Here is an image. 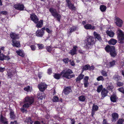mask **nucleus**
Returning <instances> with one entry per match:
<instances>
[{
  "label": "nucleus",
  "instance_id": "f257e3e1",
  "mask_svg": "<svg viewBox=\"0 0 124 124\" xmlns=\"http://www.w3.org/2000/svg\"><path fill=\"white\" fill-rule=\"evenodd\" d=\"M105 49L106 52L110 53V54L112 56L114 57L116 55V53L114 46L108 45L106 47Z\"/></svg>",
  "mask_w": 124,
  "mask_h": 124
},
{
  "label": "nucleus",
  "instance_id": "f03ea898",
  "mask_svg": "<svg viewBox=\"0 0 124 124\" xmlns=\"http://www.w3.org/2000/svg\"><path fill=\"white\" fill-rule=\"evenodd\" d=\"M49 11L51 12L52 15L54 18H56L57 20L60 22L61 16L58 13L56 10L53 8H51L49 9Z\"/></svg>",
  "mask_w": 124,
  "mask_h": 124
},
{
  "label": "nucleus",
  "instance_id": "7ed1b4c3",
  "mask_svg": "<svg viewBox=\"0 0 124 124\" xmlns=\"http://www.w3.org/2000/svg\"><path fill=\"white\" fill-rule=\"evenodd\" d=\"M73 72L72 70L69 69L66 71L63 70L61 72V74L62 75L63 77L67 78L69 79L74 76L73 75H71L70 74L72 73Z\"/></svg>",
  "mask_w": 124,
  "mask_h": 124
},
{
  "label": "nucleus",
  "instance_id": "20e7f679",
  "mask_svg": "<svg viewBox=\"0 0 124 124\" xmlns=\"http://www.w3.org/2000/svg\"><path fill=\"white\" fill-rule=\"evenodd\" d=\"M118 41L120 43H123L124 41V34L122 31L120 29H118L117 31Z\"/></svg>",
  "mask_w": 124,
  "mask_h": 124
},
{
  "label": "nucleus",
  "instance_id": "39448f33",
  "mask_svg": "<svg viewBox=\"0 0 124 124\" xmlns=\"http://www.w3.org/2000/svg\"><path fill=\"white\" fill-rule=\"evenodd\" d=\"M94 38L91 36L89 37L87 39L86 44L85 46L86 48H91L93 45Z\"/></svg>",
  "mask_w": 124,
  "mask_h": 124
},
{
  "label": "nucleus",
  "instance_id": "423d86ee",
  "mask_svg": "<svg viewBox=\"0 0 124 124\" xmlns=\"http://www.w3.org/2000/svg\"><path fill=\"white\" fill-rule=\"evenodd\" d=\"M47 87V85L45 83H41L39 84L38 85V87L39 90L43 92Z\"/></svg>",
  "mask_w": 124,
  "mask_h": 124
},
{
  "label": "nucleus",
  "instance_id": "0eeeda50",
  "mask_svg": "<svg viewBox=\"0 0 124 124\" xmlns=\"http://www.w3.org/2000/svg\"><path fill=\"white\" fill-rule=\"evenodd\" d=\"M14 7V8L18 10H23L24 8V6L23 5L18 4L15 5Z\"/></svg>",
  "mask_w": 124,
  "mask_h": 124
},
{
  "label": "nucleus",
  "instance_id": "6e6552de",
  "mask_svg": "<svg viewBox=\"0 0 124 124\" xmlns=\"http://www.w3.org/2000/svg\"><path fill=\"white\" fill-rule=\"evenodd\" d=\"M30 18L31 20L35 23H37L39 21V19L37 16L34 14L31 15Z\"/></svg>",
  "mask_w": 124,
  "mask_h": 124
},
{
  "label": "nucleus",
  "instance_id": "1a4fd4ad",
  "mask_svg": "<svg viewBox=\"0 0 124 124\" xmlns=\"http://www.w3.org/2000/svg\"><path fill=\"white\" fill-rule=\"evenodd\" d=\"M25 101L31 104L34 102V99L32 97L27 96L25 98Z\"/></svg>",
  "mask_w": 124,
  "mask_h": 124
},
{
  "label": "nucleus",
  "instance_id": "9d476101",
  "mask_svg": "<svg viewBox=\"0 0 124 124\" xmlns=\"http://www.w3.org/2000/svg\"><path fill=\"white\" fill-rule=\"evenodd\" d=\"M98 107L97 105H95L94 104H93L92 109V117L94 115L95 112L98 110Z\"/></svg>",
  "mask_w": 124,
  "mask_h": 124
},
{
  "label": "nucleus",
  "instance_id": "9b49d317",
  "mask_svg": "<svg viewBox=\"0 0 124 124\" xmlns=\"http://www.w3.org/2000/svg\"><path fill=\"white\" fill-rule=\"evenodd\" d=\"M12 45L13 46L18 48L20 47V44L19 41L15 40H12Z\"/></svg>",
  "mask_w": 124,
  "mask_h": 124
},
{
  "label": "nucleus",
  "instance_id": "f8f14e48",
  "mask_svg": "<svg viewBox=\"0 0 124 124\" xmlns=\"http://www.w3.org/2000/svg\"><path fill=\"white\" fill-rule=\"evenodd\" d=\"M116 24L117 26L121 27L123 23L122 20L119 18H117L116 19Z\"/></svg>",
  "mask_w": 124,
  "mask_h": 124
},
{
  "label": "nucleus",
  "instance_id": "ddd939ff",
  "mask_svg": "<svg viewBox=\"0 0 124 124\" xmlns=\"http://www.w3.org/2000/svg\"><path fill=\"white\" fill-rule=\"evenodd\" d=\"M84 28L86 29L95 30L96 26H92L90 24H87L84 26Z\"/></svg>",
  "mask_w": 124,
  "mask_h": 124
},
{
  "label": "nucleus",
  "instance_id": "4468645a",
  "mask_svg": "<svg viewBox=\"0 0 124 124\" xmlns=\"http://www.w3.org/2000/svg\"><path fill=\"white\" fill-rule=\"evenodd\" d=\"M70 0H67V1H66L68 6L69 8L70 9H75V7H74L73 5L71 3Z\"/></svg>",
  "mask_w": 124,
  "mask_h": 124
},
{
  "label": "nucleus",
  "instance_id": "2eb2a0df",
  "mask_svg": "<svg viewBox=\"0 0 124 124\" xmlns=\"http://www.w3.org/2000/svg\"><path fill=\"white\" fill-rule=\"evenodd\" d=\"M108 91L106 89L103 88L101 92V94L102 96V99H103V98L106 96L107 95V93H108Z\"/></svg>",
  "mask_w": 124,
  "mask_h": 124
},
{
  "label": "nucleus",
  "instance_id": "dca6fc26",
  "mask_svg": "<svg viewBox=\"0 0 124 124\" xmlns=\"http://www.w3.org/2000/svg\"><path fill=\"white\" fill-rule=\"evenodd\" d=\"M78 46H74L73 48L70 51V53L72 55H73L76 53L77 48Z\"/></svg>",
  "mask_w": 124,
  "mask_h": 124
},
{
  "label": "nucleus",
  "instance_id": "f3484780",
  "mask_svg": "<svg viewBox=\"0 0 124 124\" xmlns=\"http://www.w3.org/2000/svg\"><path fill=\"white\" fill-rule=\"evenodd\" d=\"M10 36L11 38L13 39L12 40H15L19 38L18 35L14 33H11L10 34Z\"/></svg>",
  "mask_w": 124,
  "mask_h": 124
},
{
  "label": "nucleus",
  "instance_id": "a211bd4d",
  "mask_svg": "<svg viewBox=\"0 0 124 124\" xmlns=\"http://www.w3.org/2000/svg\"><path fill=\"white\" fill-rule=\"evenodd\" d=\"M44 32L41 31L39 30H38L35 33L36 35L39 37H42L44 34Z\"/></svg>",
  "mask_w": 124,
  "mask_h": 124
},
{
  "label": "nucleus",
  "instance_id": "6ab92c4d",
  "mask_svg": "<svg viewBox=\"0 0 124 124\" xmlns=\"http://www.w3.org/2000/svg\"><path fill=\"white\" fill-rule=\"evenodd\" d=\"M93 35L95 39H97L98 40L100 41L102 40L101 38L100 34H98L96 32L94 31L93 32Z\"/></svg>",
  "mask_w": 124,
  "mask_h": 124
},
{
  "label": "nucleus",
  "instance_id": "aec40b11",
  "mask_svg": "<svg viewBox=\"0 0 124 124\" xmlns=\"http://www.w3.org/2000/svg\"><path fill=\"white\" fill-rule=\"evenodd\" d=\"M112 116L113 118L112 119V121H115L118 119V116L117 113H114L112 114Z\"/></svg>",
  "mask_w": 124,
  "mask_h": 124
},
{
  "label": "nucleus",
  "instance_id": "412c9836",
  "mask_svg": "<svg viewBox=\"0 0 124 124\" xmlns=\"http://www.w3.org/2000/svg\"><path fill=\"white\" fill-rule=\"evenodd\" d=\"M71 91V88L70 87H68L65 89L63 92L65 94H67Z\"/></svg>",
  "mask_w": 124,
  "mask_h": 124
},
{
  "label": "nucleus",
  "instance_id": "4be33fe9",
  "mask_svg": "<svg viewBox=\"0 0 124 124\" xmlns=\"http://www.w3.org/2000/svg\"><path fill=\"white\" fill-rule=\"evenodd\" d=\"M106 32L107 34L111 37H113L114 35V33L111 31L107 30Z\"/></svg>",
  "mask_w": 124,
  "mask_h": 124
},
{
  "label": "nucleus",
  "instance_id": "5701e85b",
  "mask_svg": "<svg viewBox=\"0 0 124 124\" xmlns=\"http://www.w3.org/2000/svg\"><path fill=\"white\" fill-rule=\"evenodd\" d=\"M117 42L116 40L113 39H111L108 41V43L109 44L113 45H115Z\"/></svg>",
  "mask_w": 124,
  "mask_h": 124
},
{
  "label": "nucleus",
  "instance_id": "b1692460",
  "mask_svg": "<svg viewBox=\"0 0 124 124\" xmlns=\"http://www.w3.org/2000/svg\"><path fill=\"white\" fill-rule=\"evenodd\" d=\"M24 122L27 124H32L33 122L30 117H26Z\"/></svg>",
  "mask_w": 124,
  "mask_h": 124
},
{
  "label": "nucleus",
  "instance_id": "393cba45",
  "mask_svg": "<svg viewBox=\"0 0 124 124\" xmlns=\"http://www.w3.org/2000/svg\"><path fill=\"white\" fill-rule=\"evenodd\" d=\"M0 120L1 122L3 123L4 124H7V121L6 119L1 115Z\"/></svg>",
  "mask_w": 124,
  "mask_h": 124
},
{
  "label": "nucleus",
  "instance_id": "a878e982",
  "mask_svg": "<svg viewBox=\"0 0 124 124\" xmlns=\"http://www.w3.org/2000/svg\"><path fill=\"white\" fill-rule=\"evenodd\" d=\"M84 76V75H83L81 74H80L77 78L76 79V82H79L81 79H83Z\"/></svg>",
  "mask_w": 124,
  "mask_h": 124
},
{
  "label": "nucleus",
  "instance_id": "bb28decb",
  "mask_svg": "<svg viewBox=\"0 0 124 124\" xmlns=\"http://www.w3.org/2000/svg\"><path fill=\"white\" fill-rule=\"evenodd\" d=\"M115 61H113L110 62L109 64H108L107 67L108 68H110L114 66L115 65Z\"/></svg>",
  "mask_w": 124,
  "mask_h": 124
},
{
  "label": "nucleus",
  "instance_id": "cd10ccee",
  "mask_svg": "<svg viewBox=\"0 0 124 124\" xmlns=\"http://www.w3.org/2000/svg\"><path fill=\"white\" fill-rule=\"evenodd\" d=\"M117 99L116 96L115 95L111 96L110 97L111 101L113 102H116V101Z\"/></svg>",
  "mask_w": 124,
  "mask_h": 124
},
{
  "label": "nucleus",
  "instance_id": "c85d7f7f",
  "mask_svg": "<svg viewBox=\"0 0 124 124\" xmlns=\"http://www.w3.org/2000/svg\"><path fill=\"white\" fill-rule=\"evenodd\" d=\"M100 8L101 11L104 12L106 11L107 7L106 6L102 5L100 6Z\"/></svg>",
  "mask_w": 124,
  "mask_h": 124
},
{
  "label": "nucleus",
  "instance_id": "c756f323",
  "mask_svg": "<svg viewBox=\"0 0 124 124\" xmlns=\"http://www.w3.org/2000/svg\"><path fill=\"white\" fill-rule=\"evenodd\" d=\"M43 25V21L42 20L39 21V23L37 24L36 27L38 28L41 27Z\"/></svg>",
  "mask_w": 124,
  "mask_h": 124
},
{
  "label": "nucleus",
  "instance_id": "7c9ffc66",
  "mask_svg": "<svg viewBox=\"0 0 124 124\" xmlns=\"http://www.w3.org/2000/svg\"><path fill=\"white\" fill-rule=\"evenodd\" d=\"M16 52L18 55L20 56L23 57L24 55L23 52L21 50L17 51H16Z\"/></svg>",
  "mask_w": 124,
  "mask_h": 124
},
{
  "label": "nucleus",
  "instance_id": "2f4dec72",
  "mask_svg": "<svg viewBox=\"0 0 124 124\" xmlns=\"http://www.w3.org/2000/svg\"><path fill=\"white\" fill-rule=\"evenodd\" d=\"M78 99L80 101L84 102L85 101V96L81 95L78 97Z\"/></svg>",
  "mask_w": 124,
  "mask_h": 124
},
{
  "label": "nucleus",
  "instance_id": "473e14b6",
  "mask_svg": "<svg viewBox=\"0 0 124 124\" xmlns=\"http://www.w3.org/2000/svg\"><path fill=\"white\" fill-rule=\"evenodd\" d=\"M103 88V86L102 85H99L97 87V91L98 93H100Z\"/></svg>",
  "mask_w": 124,
  "mask_h": 124
},
{
  "label": "nucleus",
  "instance_id": "72a5a7b5",
  "mask_svg": "<svg viewBox=\"0 0 124 124\" xmlns=\"http://www.w3.org/2000/svg\"><path fill=\"white\" fill-rule=\"evenodd\" d=\"M62 74H54V78L57 79H58L60 78Z\"/></svg>",
  "mask_w": 124,
  "mask_h": 124
},
{
  "label": "nucleus",
  "instance_id": "f704fd0d",
  "mask_svg": "<svg viewBox=\"0 0 124 124\" xmlns=\"http://www.w3.org/2000/svg\"><path fill=\"white\" fill-rule=\"evenodd\" d=\"M70 29V32L71 33L76 31V27L75 26H73L71 27Z\"/></svg>",
  "mask_w": 124,
  "mask_h": 124
},
{
  "label": "nucleus",
  "instance_id": "c9c22d12",
  "mask_svg": "<svg viewBox=\"0 0 124 124\" xmlns=\"http://www.w3.org/2000/svg\"><path fill=\"white\" fill-rule=\"evenodd\" d=\"M90 67L89 65H85L83 66V70H88L89 68H90Z\"/></svg>",
  "mask_w": 124,
  "mask_h": 124
},
{
  "label": "nucleus",
  "instance_id": "e433bc0d",
  "mask_svg": "<svg viewBox=\"0 0 124 124\" xmlns=\"http://www.w3.org/2000/svg\"><path fill=\"white\" fill-rule=\"evenodd\" d=\"M58 97L56 96H54L52 100L53 102H56L58 101Z\"/></svg>",
  "mask_w": 124,
  "mask_h": 124
},
{
  "label": "nucleus",
  "instance_id": "4c0bfd02",
  "mask_svg": "<svg viewBox=\"0 0 124 124\" xmlns=\"http://www.w3.org/2000/svg\"><path fill=\"white\" fill-rule=\"evenodd\" d=\"M10 118L11 119H14L15 117V116L14 115L13 112L11 111L10 113Z\"/></svg>",
  "mask_w": 124,
  "mask_h": 124
},
{
  "label": "nucleus",
  "instance_id": "58836bf2",
  "mask_svg": "<svg viewBox=\"0 0 124 124\" xmlns=\"http://www.w3.org/2000/svg\"><path fill=\"white\" fill-rule=\"evenodd\" d=\"M97 80L98 81H103L104 80V79L103 77L102 76H100L98 77L97 78Z\"/></svg>",
  "mask_w": 124,
  "mask_h": 124
},
{
  "label": "nucleus",
  "instance_id": "ea45409f",
  "mask_svg": "<svg viewBox=\"0 0 124 124\" xmlns=\"http://www.w3.org/2000/svg\"><path fill=\"white\" fill-rule=\"evenodd\" d=\"M117 124H124V120L120 119L118 121Z\"/></svg>",
  "mask_w": 124,
  "mask_h": 124
},
{
  "label": "nucleus",
  "instance_id": "a19ab883",
  "mask_svg": "<svg viewBox=\"0 0 124 124\" xmlns=\"http://www.w3.org/2000/svg\"><path fill=\"white\" fill-rule=\"evenodd\" d=\"M24 90L25 91L27 92L31 91L30 87L29 86H27L24 88Z\"/></svg>",
  "mask_w": 124,
  "mask_h": 124
},
{
  "label": "nucleus",
  "instance_id": "79ce46f5",
  "mask_svg": "<svg viewBox=\"0 0 124 124\" xmlns=\"http://www.w3.org/2000/svg\"><path fill=\"white\" fill-rule=\"evenodd\" d=\"M37 45L39 49H41L44 48V45L42 44H38Z\"/></svg>",
  "mask_w": 124,
  "mask_h": 124
},
{
  "label": "nucleus",
  "instance_id": "37998d69",
  "mask_svg": "<svg viewBox=\"0 0 124 124\" xmlns=\"http://www.w3.org/2000/svg\"><path fill=\"white\" fill-rule=\"evenodd\" d=\"M116 85L119 87L122 86L123 85L124 83L121 82H117Z\"/></svg>",
  "mask_w": 124,
  "mask_h": 124
},
{
  "label": "nucleus",
  "instance_id": "c03bdc74",
  "mask_svg": "<svg viewBox=\"0 0 124 124\" xmlns=\"http://www.w3.org/2000/svg\"><path fill=\"white\" fill-rule=\"evenodd\" d=\"M119 78V76L117 75H115L113 77V79L116 81H117L118 80Z\"/></svg>",
  "mask_w": 124,
  "mask_h": 124
},
{
  "label": "nucleus",
  "instance_id": "a18cd8bd",
  "mask_svg": "<svg viewBox=\"0 0 124 124\" xmlns=\"http://www.w3.org/2000/svg\"><path fill=\"white\" fill-rule=\"evenodd\" d=\"M118 90L119 91L124 94V88L123 87H120L118 89Z\"/></svg>",
  "mask_w": 124,
  "mask_h": 124
},
{
  "label": "nucleus",
  "instance_id": "49530a36",
  "mask_svg": "<svg viewBox=\"0 0 124 124\" xmlns=\"http://www.w3.org/2000/svg\"><path fill=\"white\" fill-rule=\"evenodd\" d=\"M101 73V74L104 76L107 77V73L105 71L102 70V71Z\"/></svg>",
  "mask_w": 124,
  "mask_h": 124
},
{
  "label": "nucleus",
  "instance_id": "de8ad7c7",
  "mask_svg": "<svg viewBox=\"0 0 124 124\" xmlns=\"http://www.w3.org/2000/svg\"><path fill=\"white\" fill-rule=\"evenodd\" d=\"M31 104H29V103H27L24 104L23 106V107H25V108H28Z\"/></svg>",
  "mask_w": 124,
  "mask_h": 124
},
{
  "label": "nucleus",
  "instance_id": "09e8293b",
  "mask_svg": "<svg viewBox=\"0 0 124 124\" xmlns=\"http://www.w3.org/2000/svg\"><path fill=\"white\" fill-rule=\"evenodd\" d=\"M52 48L50 46H49L46 47V49L47 51L49 52H51Z\"/></svg>",
  "mask_w": 124,
  "mask_h": 124
},
{
  "label": "nucleus",
  "instance_id": "8fccbe9b",
  "mask_svg": "<svg viewBox=\"0 0 124 124\" xmlns=\"http://www.w3.org/2000/svg\"><path fill=\"white\" fill-rule=\"evenodd\" d=\"M31 48L32 51H35L36 48V47L34 45H32L30 46Z\"/></svg>",
  "mask_w": 124,
  "mask_h": 124
},
{
  "label": "nucleus",
  "instance_id": "3c124183",
  "mask_svg": "<svg viewBox=\"0 0 124 124\" xmlns=\"http://www.w3.org/2000/svg\"><path fill=\"white\" fill-rule=\"evenodd\" d=\"M5 55L3 54H0V60L3 61L4 59Z\"/></svg>",
  "mask_w": 124,
  "mask_h": 124
},
{
  "label": "nucleus",
  "instance_id": "603ef678",
  "mask_svg": "<svg viewBox=\"0 0 124 124\" xmlns=\"http://www.w3.org/2000/svg\"><path fill=\"white\" fill-rule=\"evenodd\" d=\"M114 88V87L112 86H108L107 87V89L109 90H111Z\"/></svg>",
  "mask_w": 124,
  "mask_h": 124
},
{
  "label": "nucleus",
  "instance_id": "864d4df0",
  "mask_svg": "<svg viewBox=\"0 0 124 124\" xmlns=\"http://www.w3.org/2000/svg\"><path fill=\"white\" fill-rule=\"evenodd\" d=\"M48 74L50 75L52 73V69L51 68H49L47 72Z\"/></svg>",
  "mask_w": 124,
  "mask_h": 124
},
{
  "label": "nucleus",
  "instance_id": "5fc2aeb1",
  "mask_svg": "<svg viewBox=\"0 0 124 124\" xmlns=\"http://www.w3.org/2000/svg\"><path fill=\"white\" fill-rule=\"evenodd\" d=\"M46 31L49 33H51L52 32V31L50 30L48 28H47L46 29Z\"/></svg>",
  "mask_w": 124,
  "mask_h": 124
},
{
  "label": "nucleus",
  "instance_id": "6e6d98bb",
  "mask_svg": "<svg viewBox=\"0 0 124 124\" xmlns=\"http://www.w3.org/2000/svg\"><path fill=\"white\" fill-rule=\"evenodd\" d=\"M38 96H40V93H39L38 94ZM46 96L45 95H43V96H39V98L40 99H41L42 100L43 99V98H45Z\"/></svg>",
  "mask_w": 124,
  "mask_h": 124
},
{
  "label": "nucleus",
  "instance_id": "4d7b16f0",
  "mask_svg": "<svg viewBox=\"0 0 124 124\" xmlns=\"http://www.w3.org/2000/svg\"><path fill=\"white\" fill-rule=\"evenodd\" d=\"M89 79V77L86 76L84 78V82H88V80Z\"/></svg>",
  "mask_w": 124,
  "mask_h": 124
},
{
  "label": "nucleus",
  "instance_id": "13d9d810",
  "mask_svg": "<svg viewBox=\"0 0 124 124\" xmlns=\"http://www.w3.org/2000/svg\"><path fill=\"white\" fill-rule=\"evenodd\" d=\"M88 82H84V85L85 87H87L88 86Z\"/></svg>",
  "mask_w": 124,
  "mask_h": 124
},
{
  "label": "nucleus",
  "instance_id": "bf43d9fd",
  "mask_svg": "<svg viewBox=\"0 0 124 124\" xmlns=\"http://www.w3.org/2000/svg\"><path fill=\"white\" fill-rule=\"evenodd\" d=\"M71 65L72 66H74L75 65V64L73 61L70 60V61Z\"/></svg>",
  "mask_w": 124,
  "mask_h": 124
},
{
  "label": "nucleus",
  "instance_id": "052dcab7",
  "mask_svg": "<svg viewBox=\"0 0 124 124\" xmlns=\"http://www.w3.org/2000/svg\"><path fill=\"white\" fill-rule=\"evenodd\" d=\"M69 60L68 58L66 59H65L63 60V61L65 63H68V61Z\"/></svg>",
  "mask_w": 124,
  "mask_h": 124
},
{
  "label": "nucleus",
  "instance_id": "680f3d73",
  "mask_svg": "<svg viewBox=\"0 0 124 124\" xmlns=\"http://www.w3.org/2000/svg\"><path fill=\"white\" fill-rule=\"evenodd\" d=\"M1 13L2 14L6 15L7 14V12L6 11H1Z\"/></svg>",
  "mask_w": 124,
  "mask_h": 124
},
{
  "label": "nucleus",
  "instance_id": "e2e57ef3",
  "mask_svg": "<svg viewBox=\"0 0 124 124\" xmlns=\"http://www.w3.org/2000/svg\"><path fill=\"white\" fill-rule=\"evenodd\" d=\"M71 120V124H75V120L74 119H70Z\"/></svg>",
  "mask_w": 124,
  "mask_h": 124
},
{
  "label": "nucleus",
  "instance_id": "0e129e2a",
  "mask_svg": "<svg viewBox=\"0 0 124 124\" xmlns=\"http://www.w3.org/2000/svg\"><path fill=\"white\" fill-rule=\"evenodd\" d=\"M5 69L4 68H2L0 67V72H3L5 70Z\"/></svg>",
  "mask_w": 124,
  "mask_h": 124
},
{
  "label": "nucleus",
  "instance_id": "69168bd1",
  "mask_svg": "<svg viewBox=\"0 0 124 124\" xmlns=\"http://www.w3.org/2000/svg\"><path fill=\"white\" fill-rule=\"evenodd\" d=\"M10 59L9 56H5V58L4 59L7 60H9Z\"/></svg>",
  "mask_w": 124,
  "mask_h": 124
},
{
  "label": "nucleus",
  "instance_id": "338daca9",
  "mask_svg": "<svg viewBox=\"0 0 124 124\" xmlns=\"http://www.w3.org/2000/svg\"><path fill=\"white\" fill-rule=\"evenodd\" d=\"M103 124H108L107 123V122L106 121V120H105L104 119L103 120Z\"/></svg>",
  "mask_w": 124,
  "mask_h": 124
},
{
  "label": "nucleus",
  "instance_id": "774afa93",
  "mask_svg": "<svg viewBox=\"0 0 124 124\" xmlns=\"http://www.w3.org/2000/svg\"><path fill=\"white\" fill-rule=\"evenodd\" d=\"M16 121H15L14 122H11V124H16Z\"/></svg>",
  "mask_w": 124,
  "mask_h": 124
}]
</instances>
